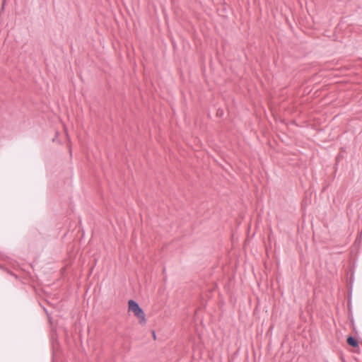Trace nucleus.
Listing matches in <instances>:
<instances>
[{
    "instance_id": "obj_1",
    "label": "nucleus",
    "mask_w": 362,
    "mask_h": 362,
    "mask_svg": "<svg viewBox=\"0 0 362 362\" xmlns=\"http://www.w3.org/2000/svg\"><path fill=\"white\" fill-rule=\"evenodd\" d=\"M129 310L132 311L135 316L139 319L141 325L146 324L145 313L139 303L134 300H129L128 302Z\"/></svg>"
},
{
    "instance_id": "obj_2",
    "label": "nucleus",
    "mask_w": 362,
    "mask_h": 362,
    "mask_svg": "<svg viewBox=\"0 0 362 362\" xmlns=\"http://www.w3.org/2000/svg\"><path fill=\"white\" fill-rule=\"evenodd\" d=\"M347 344L352 346V347H358V342L357 341V339L354 337L353 336H349L348 338H347Z\"/></svg>"
},
{
    "instance_id": "obj_3",
    "label": "nucleus",
    "mask_w": 362,
    "mask_h": 362,
    "mask_svg": "<svg viewBox=\"0 0 362 362\" xmlns=\"http://www.w3.org/2000/svg\"><path fill=\"white\" fill-rule=\"evenodd\" d=\"M45 313H47V317H48L49 320L50 321V320H51V316H50V315L49 314V313L47 312V310L46 309H45Z\"/></svg>"
},
{
    "instance_id": "obj_4",
    "label": "nucleus",
    "mask_w": 362,
    "mask_h": 362,
    "mask_svg": "<svg viewBox=\"0 0 362 362\" xmlns=\"http://www.w3.org/2000/svg\"><path fill=\"white\" fill-rule=\"evenodd\" d=\"M153 337H154V339H156V334H155V332H153Z\"/></svg>"
}]
</instances>
